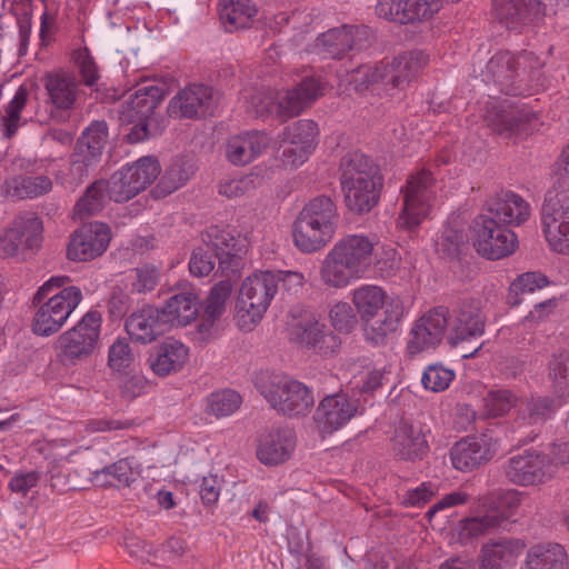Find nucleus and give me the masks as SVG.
Listing matches in <instances>:
<instances>
[{
    "label": "nucleus",
    "instance_id": "33",
    "mask_svg": "<svg viewBox=\"0 0 569 569\" xmlns=\"http://www.w3.org/2000/svg\"><path fill=\"white\" fill-rule=\"evenodd\" d=\"M263 131H248L232 136L226 143V157L234 166H246L257 159L270 144Z\"/></svg>",
    "mask_w": 569,
    "mask_h": 569
},
{
    "label": "nucleus",
    "instance_id": "59",
    "mask_svg": "<svg viewBox=\"0 0 569 569\" xmlns=\"http://www.w3.org/2000/svg\"><path fill=\"white\" fill-rule=\"evenodd\" d=\"M455 377L453 371L440 366L430 365L422 375V383L426 389L433 392L447 389Z\"/></svg>",
    "mask_w": 569,
    "mask_h": 569
},
{
    "label": "nucleus",
    "instance_id": "40",
    "mask_svg": "<svg viewBox=\"0 0 569 569\" xmlns=\"http://www.w3.org/2000/svg\"><path fill=\"white\" fill-rule=\"evenodd\" d=\"M231 291L232 283L230 276L226 280L219 281L211 288L204 302V310L201 316V322L198 327L201 333H209L216 321L222 317L226 311V306L230 298Z\"/></svg>",
    "mask_w": 569,
    "mask_h": 569
},
{
    "label": "nucleus",
    "instance_id": "34",
    "mask_svg": "<svg viewBox=\"0 0 569 569\" xmlns=\"http://www.w3.org/2000/svg\"><path fill=\"white\" fill-rule=\"evenodd\" d=\"M296 448V435L291 429H273L260 440L257 457L266 466L288 461Z\"/></svg>",
    "mask_w": 569,
    "mask_h": 569
},
{
    "label": "nucleus",
    "instance_id": "45",
    "mask_svg": "<svg viewBox=\"0 0 569 569\" xmlns=\"http://www.w3.org/2000/svg\"><path fill=\"white\" fill-rule=\"evenodd\" d=\"M139 472L136 471L129 458L120 459L114 463L93 472V480L97 485L106 487H130L138 478Z\"/></svg>",
    "mask_w": 569,
    "mask_h": 569
},
{
    "label": "nucleus",
    "instance_id": "7",
    "mask_svg": "<svg viewBox=\"0 0 569 569\" xmlns=\"http://www.w3.org/2000/svg\"><path fill=\"white\" fill-rule=\"evenodd\" d=\"M257 387L274 410L287 416L305 415L315 402L307 386L282 373L262 375Z\"/></svg>",
    "mask_w": 569,
    "mask_h": 569
},
{
    "label": "nucleus",
    "instance_id": "29",
    "mask_svg": "<svg viewBox=\"0 0 569 569\" xmlns=\"http://www.w3.org/2000/svg\"><path fill=\"white\" fill-rule=\"evenodd\" d=\"M533 120H536L533 112L507 108L503 104L492 106L486 113L488 127L505 138L527 134Z\"/></svg>",
    "mask_w": 569,
    "mask_h": 569
},
{
    "label": "nucleus",
    "instance_id": "21",
    "mask_svg": "<svg viewBox=\"0 0 569 569\" xmlns=\"http://www.w3.org/2000/svg\"><path fill=\"white\" fill-rule=\"evenodd\" d=\"M360 413V400L348 393L326 396L319 403L315 420L325 433H332Z\"/></svg>",
    "mask_w": 569,
    "mask_h": 569
},
{
    "label": "nucleus",
    "instance_id": "17",
    "mask_svg": "<svg viewBox=\"0 0 569 569\" xmlns=\"http://www.w3.org/2000/svg\"><path fill=\"white\" fill-rule=\"evenodd\" d=\"M273 282L271 271L253 273L243 280L237 308L246 312L252 322L262 318L276 295Z\"/></svg>",
    "mask_w": 569,
    "mask_h": 569
},
{
    "label": "nucleus",
    "instance_id": "13",
    "mask_svg": "<svg viewBox=\"0 0 569 569\" xmlns=\"http://www.w3.org/2000/svg\"><path fill=\"white\" fill-rule=\"evenodd\" d=\"M556 463L547 453L525 450L510 457L503 466L507 479L517 486H535L551 479L557 472Z\"/></svg>",
    "mask_w": 569,
    "mask_h": 569
},
{
    "label": "nucleus",
    "instance_id": "61",
    "mask_svg": "<svg viewBox=\"0 0 569 569\" xmlns=\"http://www.w3.org/2000/svg\"><path fill=\"white\" fill-rule=\"evenodd\" d=\"M134 360L130 345L126 339H118L109 349L108 365L114 371L128 369Z\"/></svg>",
    "mask_w": 569,
    "mask_h": 569
},
{
    "label": "nucleus",
    "instance_id": "35",
    "mask_svg": "<svg viewBox=\"0 0 569 569\" xmlns=\"http://www.w3.org/2000/svg\"><path fill=\"white\" fill-rule=\"evenodd\" d=\"M335 232L336 228L299 214L293 224V241L301 252L311 253L323 248Z\"/></svg>",
    "mask_w": 569,
    "mask_h": 569
},
{
    "label": "nucleus",
    "instance_id": "64",
    "mask_svg": "<svg viewBox=\"0 0 569 569\" xmlns=\"http://www.w3.org/2000/svg\"><path fill=\"white\" fill-rule=\"evenodd\" d=\"M273 276V284L274 292L277 293L279 290H282L288 293H296L299 289L302 288L305 283V277L302 273L297 271H284L277 270L271 271Z\"/></svg>",
    "mask_w": 569,
    "mask_h": 569
},
{
    "label": "nucleus",
    "instance_id": "42",
    "mask_svg": "<svg viewBox=\"0 0 569 569\" xmlns=\"http://www.w3.org/2000/svg\"><path fill=\"white\" fill-rule=\"evenodd\" d=\"M258 10L252 0H222L220 20L228 32L250 27Z\"/></svg>",
    "mask_w": 569,
    "mask_h": 569
},
{
    "label": "nucleus",
    "instance_id": "31",
    "mask_svg": "<svg viewBox=\"0 0 569 569\" xmlns=\"http://www.w3.org/2000/svg\"><path fill=\"white\" fill-rule=\"evenodd\" d=\"M488 216L507 228L519 226L530 217L529 203L512 191H501L487 201Z\"/></svg>",
    "mask_w": 569,
    "mask_h": 569
},
{
    "label": "nucleus",
    "instance_id": "19",
    "mask_svg": "<svg viewBox=\"0 0 569 569\" xmlns=\"http://www.w3.org/2000/svg\"><path fill=\"white\" fill-rule=\"evenodd\" d=\"M42 221L34 213L17 217L11 224L0 233V252L4 257L17 256L24 249L40 246Z\"/></svg>",
    "mask_w": 569,
    "mask_h": 569
},
{
    "label": "nucleus",
    "instance_id": "24",
    "mask_svg": "<svg viewBox=\"0 0 569 569\" xmlns=\"http://www.w3.org/2000/svg\"><path fill=\"white\" fill-rule=\"evenodd\" d=\"M441 7V0H378L377 14L389 21L408 24L431 18Z\"/></svg>",
    "mask_w": 569,
    "mask_h": 569
},
{
    "label": "nucleus",
    "instance_id": "2",
    "mask_svg": "<svg viewBox=\"0 0 569 569\" xmlns=\"http://www.w3.org/2000/svg\"><path fill=\"white\" fill-rule=\"evenodd\" d=\"M204 246L193 249L189 270L194 277H207L214 269V258L218 259V271L229 277H237L242 256L246 252L243 239L236 238L231 232L211 226L201 233Z\"/></svg>",
    "mask_w": 569,
    "mask_h": 569
},
{
    "label": "nucleus",
    "instance_id": "8",
    "mask_svg": "<svg viewBox=\"0 0 569 569\" xmlns=\"http://www.w3.org/2000/svg\"><path fill=\"white\" fill-rule=\"evenodd\" d=\"M435 181L432 173L426 169L408 177L405 187L401 188L403 207L398 218L400 229L410 231L428 216L430 202L436 194Z\"/></svg>",
    "mask_w": 569,
    "mask_h": 569
},
{
    "label": "nucleus",
    "instance_id": "14",
    "mask_svg": "<svg viewBox=\"0 0 569 569\" xmlns=\"http://www.w3.org/2000/svg\"><path fill=\"white\" fill-rule=\"evenodd\" d=\"M451 321H448L450 346L479 340L485 332L486 318L480 301L470 297H460L451 307Z\"/></svg>",
    "mask_w": 569,
    "mask_h": 569
},
{
    "label": "nucleus",
    "instance_id": "15",
    "mask_svg": "<svg viewBox=\"0 0 569 569\" xmlns=\"http://www.w3.org/2000/svg\"><path fill=\"white\" fill-rule=\"evenodd\" d=\"M372 38V31L367 26H342L320 34L315 47L326 58L340 59L348 51L368 48Z\"/></svg>",
    "mask_w": 569,
    "mask_h": 569
},
{
    "label": "nucleus",
    "instance_id": "32",
    "mask_svg": "<svg viewBox=\"0 0 569 569\" xmlns=\"http://www.w3.org/2000/svg\"><path fill=\"white\" fill-rule=\"evenodd\" d=\"M453 467L460 471H471L488 462L493 457L490 439L481 437H467L458 441L450 450Z\"/></svg>",
    "mask_w": 569,
    "mask_h": 569
},
{
    "label": "nucleus",
    "instance_id": "10",
    "mask_svg": "<svg viewBox=\"0 0 569 569\" xmlns=\"http://www.w3.org/2000/svg\"><path fill=\"white\" fill-rule=\"evenodd\" d=\"M108 139L106 121L96 120L87 127L79 137L70 158L69 176L71 181L79 184L89 176L100 158Z\"/></svg>",
    "mask_w": 569,
    "mask_h": 569
},
{
    "label": "nucleus",
    "instance_id": "48",
    "mask_svg": "<svg viewBox=\"0 0 569 569\" xmlns=\"http://www.w3.org/2000/svg\"><path fill=\"white\" fill-rule=\"evenodd\" d=\"M193 174V168L183 160H174L171 162L159 183L152 189V194L156 198L166 197L180 187H182Z\"/></svg>",
    "mask_w": 569,
    "mask_h": 569
},
{
    "label": "nucleus",
    "instance_id": "9",
    "mask_svg": "<svg viewBox=\"0 0 569 569\" xmlns=\"http://www.w3.org/2000/svg\"><path fill=\"white\" fill-rule=\"evenodd\" d=\"M101 322L100 312L90 310L73 328L58 338L59 356L64 363L74 365L93 353L99 341Z\"/></svg>",
    "mask_w": 569,
    "mask_h": 569
},
{
    "label": "nucleus",
    "instance_id": "52",
    "mask_svg": "<svg viewBox=\"0 0 569 569\" xmlns=\"http://www.w3.org/2000/svg\"><path fill=\"white\" fill-rule=\"evenodd\" d=\"M468 237L463 230L446 227L436 242V250L447 259L458 258L467 249Z\"/></svg>",
    "mask_w": 569,
    "mask_h": 569
},
{
    "label": "nucleus",
    "instance_id": "23",
    "mask_svg": "<svg viewBox=\"0 0 569 569\" xmlns=\"http://www.w3.org/2000/svg\"><path fill=\"white\" fill-rule=\"evenodd\" d=\"M110 242V229L92 222L77 230L68 244L67 257L73 261H89L102 254Z\"/></svg>",
    "mask_w": 569,
    "mask_h": 569
},
{
    "label": "nucleus",
    "instance_id": "36",
    "mask_svg": "<svg viewBox=\"0 0 569 569\" xmlns=\"http://www.w3.org/2000/svg\"><path fill=\"white\" fill-rule=\"evenodd\" d=\"M200 310V299L192 288L170 297L161 309L168 325L183 327L196 320Z\"/></svg>",
    "mask_w": 569,
    "mask_h": 569
},
{
    "label": "nucleus",
    "instance_id": "18",
    "mask_svg": "<svg viewBox=\"0 0 569 569\" xmlns=\"http://www.w3.org/2000/svg\"><path fill=\"white\" fill-rule=\"evenodd\" d=\"M449 309L439 306L420 317L409 333L407 351L415 356L425 350L436 348L443 339L448 328Z\"/></svg>",
    "mask_w": 569,
    "mask_h": 569
},
{
    "label": "nucleus",
    "instance_id": "60",
    "mask_svg": "<svg viewBox=\"0 0 569 569\" xmlns=\"http://www.w3.org/2000/svg\"><path fill=\"white\" fill-rule=\"evenodd\" d=\"M131 288L138 293L152 291L158 284L159 272L154 267L142 266L130 271Z\"/></svg>",
    "mask_w": 569,
    "mask_h": 569
},
{
    "label": "nucleus",
    "instance_id": "11",
    "mask_svg": "<svg viewBox=\"0 0 569 569\" xmlns=\"http://www.w3.org/2000/svg\"><path fill=\"white\" fill-rule=\"evenodd\" d=\"M541 223L552 250L569 254V193L547 191L541 208Z\"/></svg>",
    "mask_w": 569,
    "mask_h": 569
},
{
    "label": "nucleus",
    "instance_id": "12",
    "mask_svg": "<svg viewBox=\"0 0 569 569\" xmlns=\"http://www.w3.org/2000/svg\"><path fill=\"white\" fill-rule=\"evenodd\" d=\"M472 231L477 252L487 259L505 258L517 248L516 233L488 214H481L473 220Z\"/></svg>",
    "mask_w": 569,
    "mask_h": 569
},
{
    "label": "nucleus",
    "instance_id": "44",
    "mask_svg": "<svg viewBox=\"0 0 569 569\" xmlns=\"http://www.w3.org/2000/svg\"><path fill=\"white\" fill-rule=\"evenodd\" d=\"M522 547L517 539H502L485 545L481 550V569H501L520 553Z\"/></svg>",
    "mask_w": 569,
    "mask_h": 569
},
{
    "label": "nucleus",
    "instance_id": "38",
    "mask_svg": "<svg viewBox=\"0 0 569 569\" xmlns=\"http://www.w3.org/2000/svg\"><path fill=\"white\" fill-rule=\"evenodd\" d=\"M383 179L341 187L347 208L358 214L370 212L379 202Z\"/></svg>",
    "mask_w": 569,
    "mask_h": 569
},
{
    "label": "nucleus",
    "instance_id": "16",
    "mask_svg": "<svg viewBox=\"0 0 569 569\" xmlns=\"http://www.w3.org/2000/svg\"><path fill=\"white\" fill-rule=\"evenodd\" d=\"M429 57L420 50L403 52L391 61L380 62L376 70L366 69L372 74L371 81H381L392 89H405L428 64Z\"/></svg>",
    "mask_w": 569,
    "mask_h": 569
},
{
    "label": "nucleus",
    "instance_id": "41",
    "mask_svg": "<svg viewBox=\"0 0 569 569\" xmlns=\"http://www.w3.org/2000/svg\"><path fill=\"white\" fill-rule=\"evenodd\" d=\"M526 569H568V556L559 543L532 546L526 556Z\"/></svg>",
    "mask_w": 569,
    "mask_h": 569
},
{
    "label": "nucleus",
    "instance_id": "62",
    "mask_svg": "<svg viewBox=\"0 0 569 569\" xmlns=\"http://www.w3.org/2000/svg\"><path fill=\"white\" fill-rule=\"evenodd\" d=\"M330 321L332 327L339 332H350L357 325V317L347 302H338L330 310Z\"/></svg>",
    "mask_w": 569,
    "mask_h": 569
},
{
    "label": "nucleus",
    "instance_id": "3",
    "mask_svg": "<svg viewBox=\"0 0 569 569\" xmlns=\"http://www.w3.org/2000/svg\"><path fill=\"white\" fill-rule=\"evenodd\" d=\"M541 67L542 62L532 52L522 51L515 56L500 51L488 61L483 77L505 94H531V88L542 86Z\"/></svg>",
    "mask_w": 569,
    "mask_h": 569
},
{
    "label": "nucleus",
    "instance_id": "56",
    "mask_svg": "<svg viewBox=\"0 0 569 569\" xmlns=\"http://www.w3.org/2000/svg\"><path fill=\"white\" fill-rule=\"evenodd\" d=\"M508 515L492 512L490 509L483 516L466 519L462 530L470 537H479L489 531L500 528L506 522Z\"/></svg>",
    "mask_w": 569,
    "mask_h": 569
},
{
    "label": "nucleus",
    "instance_id": "30",
    "mask_svg": "<svg viewBox=\"0 0 569 569\" xmlns=\"http://www.w3.org/2000/svg\"><path fill=\"white\" fill-rule=\"evenodd\" d=\"M429 446L422 428L400 420L391 437V450L401 460L416 461L423 458Z\"/></svg>",
    "mask_w": 569,
    "mask_h": 569
},
{
    "label": "nucleus",
    "instance_id": "46",
    "mask_svg": "<svg viewBox=\"0 0 569 569\" xmlns=\"http://www.w3.org/2000/svg\"><path fill=\"white\" fill-rule=\"evenodd\" d=\"M107 188V182L103 179L91 183L77 201L73 209L74 216L83 220L100 212L109 199Z\"/></svg>",
    "mask_w": 569,
    "mask_h": 569
},
{
    "label": "nucleus",
    "instance_id": "6",
    "mask_svg": "<svg viewBox=\"0 0 569 569\" xmlns=\"http://www.w3.org/2000/svg\"><path fill=\"white\" fill-rule=\"evenodd\" d=\"M166 94L164 86H144L138 89L123 104L120 120L122 123L132 124L126 133L128 142L138 143L161 132L156 109Z\"/></svg>",
    "mask_w": 569,
    "mask_h": 569
},
{
    "label": "nucleus",
    "instance_id": "27",
    "mask_svg": "<svg viewBox=\"0 0 569 569\" xmlns=\"http://www.w3.org/2000/svg\"><path fill=\"white\" fill-rule=\"evenodd\" d=\"M322 91L323 88L319 79L315 77L305 78L295 88L277 93V116L287 120L300 114L305 108L322 96Z\"/></svg>",
    "mask_w": 569,
    "mask_h": 569
},
{
    "label": "nucleus",
    "instance_id": "63",
    "mask_svg": "<svg viewBox=\"0 0 569 569\" xmlns=\"http://www.w3.org/2000/svg\"><path fill=\"white\" fill-rule=\"evenodd\" d=\"M549 190L569 193V144L553 164L552 186Z\"/></svg>",
    "mask_w": 569,
    "mask_h": 569
},
{
    "label": "nucleus",
    "instance_id": "47",
    "mask_svg": "<svg viewBox=\"0 0 569 569\" xmlns=\"http://www.w3.org/2000/svg\"><path fill=\"white\" fill-rule=\"evenodd\" d=\"M290 335L293 340L307 347H317L320 343H327L329 347L331 342L332 346L336 345V337L327 333L325 325L313 318H306L295 323Z\"/></svg>",
    "mask_w": 569,
    "mask_h": 569
},
{
    "label": "nucleus",
    "instance_id": "1",
    "mask_svg": "<svg viewBox=\"0 0 569 569\" xmlns=\"http://www.w3.org/2000/svg\"><path fill=\"white\" fill-rule=\"evenodd\" d=\"M352 302L365 322L367 340L382 345L397 331L403 318V302L399 297H388L382 288L365 284L353 290Z\"/></svg>",
    "mask_w": 569,
    "mask_h": 569
},
{
    "label": "nucleus",
    "instance_id": "53",
    "mask_svg": "<svg viewBox=\"0 0 569 569\" xmlns=\"http://www.w3.org/2000/svg\"><path fill=\"white\" fill-rule=\"evenodd\" d=\"M548 284V278L541 272H525L511 283L508 301L511 306H517L522 301L519 296L533 293L536 290H540Z\"/></svg>",
    "mask_w": 569,
    "mask_h": 569
},
{
    "label": "nucleus",
    "instance_id": "54",
    "mask_svg": "<svg viewBox=\"0 0 569 569\" xmlns=\"http://www.w3.org/2000/svg\"><path fill=\"white\" fill-rule=\"evenodd\" d=\"M126 172L131 173L134 183L138 186L140 192L150 186L159 176L161 168L157 158L142 157L137 162L123 167Z\"/></svg>",
    "mask_w": 569,
    "mask_h": 569
},
{
    "label": "nucleus",
    "instance_id": "4",
    "mask_svg": "<svg viewBox=\"0 0 569 569\" xmlns=\"http://www.w3.org/2000/svg\"><path fill=\"white\" fill-rule=\"evenodd\" d=\"M373 242L351 234L339 240L321 263L320 278L331 288H345L360 278L371 263Z\"/></svg>",
    "mask_w": 569,
    "mask_h": 569
},
{
    "label": "nucleus",
    "instance_id": "55",
    "mask_svg": "<svg viewBox=\"0 0 569 569\" xmlns=\"http://www.w3.org/2000/svg\"><path fill=\"white\" fill-rule=\"evenodd\" d=\"M241 405V397L238 392L226 389L213 392L207 402V410L217 418L232 415Z\"/></svg>",
    "mask_w": 569,
    "mask_h": 569
},
{
    "label": "nucleus",
    "instance_id": "28",
    "mask_svg": "<svg viewBox=\"0 0 569 569\" xmlns=\"http://www.w3.org/2000/svg\"><path fill=\"white\" fill-rule=\"evenodd\" d=\"M124 327L132 340L147 345L161 336L168 326L161 310L148 305L133 311Z\"/></svg>",
    "mask_w": 569,
    "mask_h": 569
},
{
    "label": "nucleus",
    "instance_id": "51",
    "mask_svg": "<svg viewBox=\"0 0 569 569\" xmlns=\"http://www.w3.org/2000/svg\"><path fill=\"white\" fill-rule=\"evenodd\" d=\"M132 174L127 173L122 168L116 171L107 182V192L110 200L114 202H127L136 197L140 190L134 183Z\"/></svg>",
    "mask_w": 569,
    "mask_h": 569
},
{
    "label": "nucleus",
    "instance_id": "57",
    "mask_svg": "<svg viewBox=\"0 0 569 569\" xmlns=\"http://www.w3.org/2000/svg\"><path fill=\"white\" fill-rule=\"evenodd\" d=\"M549 377L561 395L569 393V352L553 355L549 361Z\"/></svg>",
    "mask_w": 569,
    "mask_h": 569
},
{
    "label": "nucleus",
    "instance_id": "26",
    "mask_svg": "<svg viewBox=\"0 0 569 569\" xmlns=\"http://www.w3.org/2000/svg\"><path fill=\"white\" fill-rule=\"evenodd\" d=\"M569 0H493L497 18L508 28L532 22L545 14L546 8L567 7Z\"/></svg>",
    "mask_w": 569,
    "mask_h": 569
},
{
    "label": "nucleus",
    "instance_id": "22",
    "mask_svg": "<svg viewBox=\"0 0 569 569\" xmlns=\"http://www.w3.org/2000/svg\"><path fill=\"white\" fill-rule=\"evenodd\" d=\"M43 83L48 96L47 103L51 107V118L66 120L67 112L73 108L78 97L77 78L72 73L58 71L47 73Z\"/></svg>",
    "mask_w": 569,
    "mask_h": 569
},
{
    "label": "nucleus",
    "instance_id": "58",
    "mask_svg": "<svg viewBox=\"0 0 569 569\" xmlns=\"http://www.w3.org/2000/svg\"><path fill=\"white\" fill-rule=\"evenodd\" d=\"M517 397L509 390L490 391L485 398V409L488 417H500L517 403Z\"/></svg>",
    "mask_w": 569,
    "mask_h": 569
},
{
    "label": "nucleus",
    "instance_id": "5",
    "mask_svg": "<svg viewBox=\"0 0 569 569\" xmlns=\"http://www.w3.org/2000/svg\"><path fill=\"white\" fill-rule=\"evenodd\" d=\"M68 282H70L68 276H56L46 281L34 293L33 303L40 305L32 322L36 335L48 337L58 332L81 302L82 292L76 286L53 293L56 289H60Z\"/></svg>",
    "mask_w": 569,
    "mask_h": 569
},
{
    "label": "nucleus",
    "instance_id": "49",
    "mask_svg": "<svg viewBox=\"0 0 569 569\" xmlns=\"http://www.w3.org/2000/svg\"><path fill=\"white\" fill-rule=\"evenodd\" d=\"M552 412L553 401L550 398H532L518 411L516 423L519 428L541 425Z\"/></svg>",
    "mask_w": 569,
    "mask_h": 569
},
{
    "label": "nucleus",
    "instance_id": "43",
    "mask_svg": "<svg viewBox=\"0 0 569 569\" xmlns=\"http://www.w3.org/2000/svg\"><path fill=\"white\" fill-rule=\"evenodd\" d=\"M7 197L17 199L37 198L51 191L52 181L47 176H18L4 181Z\"/></svg>",
    "mask_w": 569,
    "mask_h": 569
},
{
    "label": "nucleus",
    "instance_id": "25",
    "mask_svg": "<svg viewBox=\"0 0 569 569\" xmlns=\"http://www.w3.org/2000/svg\"><path fill=\"white\" fill-rule=\"evenodd\" d=\"M317 136L318 126L312 120L302 119L288 126L281 136L288 143L282 152L283 162L292 167L302 164L311 153Z\"/></svg>",
    "mask_w": 569,
    "mask_h": 569
},
{
    "label": "nucleus",
    "instance_id": "39",
    "mask_svg": "<svg viewBox=\"0 0 569 569\" xmlns=\"http://www.w3.org/2000/svg\"><path fill=\"white\" fill-rule=\"evenodd\" d=\"M188 357V349L174 339H167L156 347L149 362L152 371L159 377H166L180 370Z\"/></svg>",
    "mask_w": 569,
    "mask_h": 569
},
{
    "label": "nucleus",
    "instance_id": "50",
    "mask_svg": "<svg viewBox=\"0 0 569 569\" xmlns=\"http://www.w3.org/2000/svg\"><path fill=\"white\" fill-rule=\"evenodd\" d=\"M300 216L317 220L322 224L337 228V207L330 197L319 196L311 199L300 211Z\"/></svg>",
    "mask_w": 569,
    "mask_h": 569
},
{
    "label": "nucleus",
    "instance_id": "37",
    "mask_svg": "<svg viewBox=\"0 0 569 569\" xmlns=\"http://www.w3.org/2000/svg\"><path fill=\"white\" fill-rule=\"evenodd\" d=\"M339 171L341 187L382 178L378 164L358 150L341 158Z\"/></svg>",
    "mask_w": 569,
    "mask_h": 569
},
{
    "label": "nucleus",
    "instance_id": "20",
    "mask_svg": "<svg viewBox=\"0 0 569 569\" xmlns=\"http://www.w3.org/2000/svg\"><path fill=\"white\" fill-rule=\"evenodd\" d=\"M216 103L212 88L192 84L180 90L170 100L167 111L174 119H194L212 114Z\"/></svg>",
    "mask_w": 569,
    "mask_h": 569
}]
</instances>
